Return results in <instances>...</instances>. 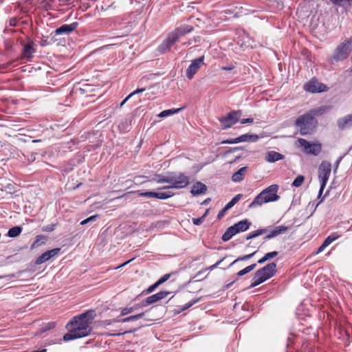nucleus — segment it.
<instances>
[{
	"label": "nucleus",
	"mask_w": 352,
	"mask_h": 352,
	"mask_svg": "<svg viewBox=\"0 0 352 352\" xmlns=\"http://www.w3.org/2000/svg\"><path fill=\"white\" fill-rule=\"evenodd\" d=\"M96 316L95 311L91 309L74 316L66 325L69 332L63 336V340L68 342L89 336L92 331L91 324Z\"/></svg>",
	"instance_id": "f257e3e1"
},
{
	"label": "nucleus",
	"mask_w": 352,
	"mask_h": 352,
	"mask_svg": "<svg viewBox=\"0 0 352 352\" xmlns=\"http://www.w3.org/2000/svg\"><path fill=\"white\" fill-rule=\"evenodd\" d=\"M157 184H168V186L179 189L186 187L189 184V177L182 173H169L166 175L157 176Z\"/></svg>",
	"instance_id": "f03ea898"
},
{
	"label": "nucleus",
	"mask_w": 352,
	"mask_h": 352,
	"mask_svg": "<svg viewBox=\"0 0 352 352\" xmlns=\"http://www.w3.org/2000/svg\"><path fill=\"white\" fill-rule=\"evenodd\" d=\"M295 125L299 128L300 135H312L316 131L318 120L311 113H306L296 120Z\"/></svg>",
	"instance_id": "7ed1b4c3"
},
{
	"label": "nucleus",
	"mask_w": 352,
	"mask_h": 352,
	"mask_svg": "<svg viewBox=\"0 0 352 352\" xmlns=\"http://www.w3.org/2000/svg\"><path fill=\"white\" fill-rule=\"evenodd\" d=\"M278 190V186L277 184H272L268 186L254 198L248 207L253 208L256 206H261L264 203L278 200L280 197L277 195Z\"/></svg>",
	"instance_id": "20e7f679"
},
{
	"label": "nucleus",
	"mask_w": 352,
	"mask_h": 352,
	"mask_svg": "<svg viewBox=\"0 0 352 352\" xmlns=\"http://www.w3.org/2000/svg\"><path fill=\"white\" fill-rule=\"evenodd\" d=\"M276 264L275 263L272 262L267 264L255 272L252 278V283L248 287H254L261 284L272 278L276 274Z\"/></svg>",
	"instance_id": "39448f33"
},
{
	"label": "nucleus",
	"mask_w": 352,
	"mask_h": 352,
	"mask_svg": "<svg viewBox=\"0 0 352 352\" xmlns=\"http://www.w3.org/2000/svg\"><path fill=\"white\" fill-rule=\"evenodd\" d=\"M78 25V23L77 22L62 25L50 34L51 41L54 43H57V44H62V43L65 41V36H68L74 32Z\"/></svg>",
	"instance_id": "423d86ee"
},
{
	"label": "nucleus",
	"mask_w": 352,
	"mask_h": 352,
	"mask_svg": "<svg viewBox=\"0 0 352 352\" xmlns=\"http://www.w3.org/2000/svg\"><path fill=\"white\" fill-rule=\"evenodd\" d=\"M289 228L285 226H279L274 227L273 229H270V227L259 229L250 233L246 236V240L255 238L261 234H267L264 237V240L267 241L277 236L279 234H282L288 230Z\"/></svg>",
	"instance_id": "0eeeda50"
},
{
	"label": "nucleus",
	"mask_w": 352,
	"mask_h": 352,
	"mask_svg": "<svg viewBox=\"0 0 352 352\" xmlns=\"http://www.w3.org/2000/svg\"><path fill=\"white\" fill-rule=\"evenodd\" d=\"M352 50V39L349 38L337 46L331 57V62H339L346 59Z\"/></svg>",
	"instance_id": "6e6552de"
},
{
	"label": "nucleus",
	"mask_w": 352,
	"mask_h": 352,
	"mask_svg": "<svg viewBox=\"0 0 352 352\" xmlns=\"http://www.w3.org/2000/svg\"><path fill=\"white\" fill-rule=\"evenodd\" d=\"M298 142L300 146L303 147V151L307 154H311L317 156L322 151V144L319 142H314L311 144L303 138H299Z\"/></svg>",
	"instance_id": "1a4fd4ad"
},
{
	"label": "nucleus",
	"mask_w": 352,
	"mask_h": 352,
	"mask_svg": "<svg viewBox=\"0 0 352 352\" xmlns=\"http://www.w3.org/2000/svg\"><path fill=\"white\" fill-rule=\"evenodd\" d=\"M331 172V164L327 161H322L318 168V179L322 188H325Z\"/></svg>",
	"instance_id": "9d476101"
},
{
	"label": "nucleus",
	"mask_w": 352,
	"mask_h": 352,
	"mask_svg": "<svg viewBox=\"0 0 352 352\" xmlns=\"http://www.w3.org/2000/svg\"><path fill=\"white\" fill-rule=\"evenodd\" d=\"M240 111H233L229 113L226 116L219 118L220 126L223 129L230 127L234 124L241 117Z\"/></svg>",
	"instance_id": "9b49d317"
},
{
	"label": "nucleus",
	"mask_w": 352,
	"mask_h": 352,
	"mask_svg": "<svg viewBox=\"0 0 352 352\" xmlns=\"http://www.w3.org/2000/svg\"><path fill=\"white\" fill-rule=\"evenodd\" d=\"M304 89L305 91L310 93H321L327 91L329 88L328 87L321 82H319L317 80L311 79L308 82H307Z\"/></svg>",
	"instance_id": "f8f14e48"
},
{
	"label": "nucleus",
	"mask_w": 352,
	"mask_h": 352,
	"mask_svg": "<svg viewBox=\"0 0 352 352\" xmlns=\"http://www.w3.org/2000/svg\"><path fill=\"white\" fill-rule=\"evenodd\" d=\"M204 56H201L193 60L191 64L186 69V76L188 79H192L194 75L197 72L201 66L204 64Z\"/></svg>",
	"instance_id": "ddd939ff"
},
{
	"label": "nucleus",
	"mask_w": 352,
	"mask_h": 352,
	"mask_svg": "<svg viewBox=\"0 0 352 352\" xmlns=\"http://www.w3.org/2000/svg\"><path fill=\"white\" fill-rule=\"evenodd\" d=\"M240 231H242V221H240L234 226L229 227L223 234L222 240L223 241H228Z\"/></svg>",
	"instance_id": "4468645a"
},
{
	"label": "nucleus",
	"mask_w": 352,
	"mask_h": 352,
	"mask_svg": "<svg viewBox=\"0 0 352 352\" xmlns=\"http://www.w3.org/2000/svg\"><path fill=\"white\" fill-rule=\"evenodd\" d=\"M337 126L340 131H344L352 127V114H347L340 118L337 120Z\"/></svg>",
	"instance_id": "2eb2a0df"
},
{
	"label": "nucleus",
	"mask_w": 352,
	"mask_h": 352,
	"mask_svg": "<svg viewBox=\"0 0 352 352\" xmlns=\"http://www.w3.org/2000/svg\"><path fill=\"white\" fill-rule=\"evenodd\" d=\"M170 294V292L161 291L155 294L151 295L147 297L145 301H144L145 306L157 302L159 300L167 297V296Z\"/></svg>",
	"instance_id": "dca6fc26"
},
{
	"label": "nucleus",
	"mask_w": 352,
	"mask_h": 352,
	"mask_svg": "<svg viewBox=\"0 0 352 352\" xmlns=\"http://www.w3.org/2000/svg\"><path fill=\"white\" fill-rule=\"evenodd\" d=\"M60 248H54L53 250L43 253L41 256H39L37 258L36 263L37 265H40L47 261L51 258L54 257L56 254H57L60 252Z\"/></svg>",
	"instance_id": "f3484780"
},
{
	"label": "nucleus",
	"mask_w": 352,
	"mask_h": 352,
	"mask_svg": "<svg viewBox=\"0 0 352 352\" xmlns=\"http://www.w3.org/2000/svg\"><path fill=\"white\" fill-rule=\"evenodd\" d=\"M241 197L242 195L238 194L234 198H232V199L230 201H229L226 205V206L219 212L217 214V219H221L222 217H223L226 212L231 208H232L241 199Z\"/></svg>",
	"instance_id": "a211bd4d"
},
{
	"label": "nucleus",
	"mask_w": 352,
	"mask_h": 352,
	"mask_svg": "<svg viewBox=\"0 0 352 352\" xmlns=\"http://www.w3.org/2000/svg\"><path fill=\"white\" fill-rule=\"evenodd\" d=\"M286 351L299 352V347L296 342V335L294 333H289L287 338Z\"/></svg>",
	"instance_id": "6ab92c4d"
},
{
	"label": "nucleus",
	"mask_w": 352,
	"mask_h": 352,
	"mask_svg": "<svg viewBox=\"0 0 352 352\" xmlns=\"http://www.w3.org/2000/svg\"><path fill=\"white\" fill-rule=\"evenodd\" d=\"M285 158V155L281 153H279L276 151H268L265 155V160L268 162H275L278 160H283Z\"/></svg>",
	"instance_id": "aec40b11"
},
{
	"label": "nucleus",
	"mask_w": 352,
	"mask_h": 352,
	"mask_svg": "<svg viewBox=\"0 0 352 352\" xmlns=\"http://www.w3.org/2000/svg\"><path fill=\"white\" fill-rule=\"evenodd\" d=\"M207 187L205 184L201 182H196L192 187L191 193L193 195H199L206 192Z\"/></svg>",
	"instance_id": "412c9836"
},
{
	"label": "nucleus",
	"mask_w": 352,
	"mask_h": 352,
	"mask_svg": "<svg viewBox=\"0 0 352 352\" xmlns=\"http://www.w3.org/2000/svg\"><path fill=\"white\" fill-rule=\"evenodd\" d=\"M144 307H145V304L144 302H142L141 303L135 304L133 306L130 307L122 308L121 310V312H120V315L122 316H126V315L131 314V313L134 312L135 311L138 310L139 309L142 308Z\"/></svg>",
	"instance_id": "4be33fe9"
},
{
	"label": "nucleus",
	"mask_w": 352,
	"mask_h": 352,
	"mask_svg": "<svg viewBox=\"0 0 352 352\" xmlns=\"http://www.w3.org/2000/svg\"><path fill=\"white\" fill-rule=\"evenodd\" d=\"M181 37V35L178 33V32L175 30L173 32L170 34L166 41L170 45H173L175 42H177L179 38Z\"/></svg>",
	"instance_id": "5701e85b"
},
{
	"label": "nucleus",
	"mask_w": 352,
	"mask_h": 352,
	"mask_svg": "<svg viewBox=\"0 0 352 352\" xmlns=\"http://www.w3.org/2000/svg\"><path fill=\"white\" fill-rule=\"evenodd\" d=\"M34 52L35 50L33 48L31 43L24 45L23 50V54L24 57L30 58Z\"/></svg>",
	"instance_id": "b1692460"
},
{
	"label": "nucleus",
	"mask_w": 352,
	"mask_h": 352,
	"mask_svg": "<svg viewBox=\"0 0 352 352\" xmlns=\"http://www.w3.org/2000/svg\"><path fill=\"white\" fill-rule=\"evenodd\" d=\"M22 232V228L20 226H14L10 228L8 232V236L11 238L18 236Z\"/></svg>",
	"instance_id": "393cba45"
},
{
	"label": "nucleus",
	"mask_w": 352,
	"mask_h": 352,
	"mask_svg": "<svg viewBox=\"0 0 352 352\" xmlns=\"http://www.w3.org/2000/svg\"><path fill=\"white\" fill-rule=\"evenodd\" d=\"M333 5L340 7L352 6V0H329Z\"/></svg>",
	"instance_id": "a878e982"
},
{
	"label": "nucleus",
	"mask_w": 352,
	"mask_h": 352,
	"mask_svg": "<svg viewBox=\"0 0 352 352\" xmlns=\"http://www.w3.org/2000/svg\"><path fill=\"white\" fill-rule=\"evenodd\" d=\"M192 30H193V28L188 25H183L176 29V30L181 35V36H182L183 35H184L186 33H189V32H192Z\"/></svg>",
	"instance_id": "bb28decb"
},
{
	"label": "nucleus",
	"mask_w": 352,
	"mask_h": 352,
	"mask_svg": "<svg viewBox=\"0 0 352 352\" xmlns=\"http://www.w3.org/2000/svg\"><path fill=\"white\" fill-rule=\"evenodd\" d=\"M181 109L182 108L164 110L160 113L157 116L160 118H165L178 113Z\"/></svg>",
	"instance_id": "cd10ccee"
},
{
	"label": "nucleus",
	"mask_w": 352,
	"mask_h": 352,
	"mask_svg": "<svg viewBox=\"0 0 352 352\" xmlns=\"http://www.w3.org/2000/svg\"><path fill=\"white\" fill-rule=\"evenodd\" d=\"M145 91V89L144 88H141V89H136L135 91H133L132 93H131L120 104V107H122L126 102V101L131 98V97L138 94H140V93H142L143 91Z\"/></svg>",
	"instance_id": "c85d7f7f"
},
{
	"label": "nucleus",
	"mask_w": 352,
	"mask_h": 352,
	"mask_svg": "<svg viewBox=\"0 0 352 352\" xmlns=\"http://www.w3.org/2000/svg\"><path fill=\"white\" fill-rule=\"evenodd\" d=\"M340 237V235L337 233H333L331 235L328 236L323 243L327 245H329L332 242L336 241L337 239Z\"/></svg>",
	"instance_id": "c756f323"
},
{
	"label": "nucleus",
	"mask_w": 352,
	"mask_h": 352,
	"mask_svg": "<svg viewBox=\"0 0 352 352\" xmlns=\"http://www.w3.org/2000/svg\"><path fill=\"white\" fill-rule=\"evenodd\" d=\"M174 194L170 191H166L164 192H157L155 195V198L159 199H166L169 197H171Z\"/></svg>",
	"instance_id": "7c9ffc66"
},
{
	"label": "nucleus",
	"mask_w": 352,
	"mask_h": 352,
	"mask_svg": "<svg viewBox=\"0 0 352 352\" xmlns=\"http://www.w3.org/2000/svg\"><path fill=\"white\" fill-rule=\"evenodd\" d=\"M55 322H49L43 324V326L40 329V333H44L48 330L52 329L56 327Z\"/></svg>",
	"instance_id": "2f4dec72"
},
{
	"label": "nucleus",
	"mask_w": 352,
	"mask_h": 352,
	"mask_svg": "<svg viewBox=\"0 0 352 352\" xmlns=\"http://www.w3.org/2000/svg\"><path fill=\"white\" fill-rule=\"evenodd\" d=\"M258 139V136L256 134H243V142H254L257 141Z\"/></svg>",
	"instance_id": "473e14b6"
},
{
	"label": "nucleus",
	"mask_w": 352,
	"mask_h": 352,
	"mask_svg": "<svg viewBox=\"0 0 352 352\" xmlns=\"http://www.w3.org/2000/svg\"><path fill=\"white\" fill-rule=\"evenodd\" d=\"M305 181V177L303 175H298L296 177L292 183V186L294 187H299L302 185Z\"/></svg>",
	"instance_id": "72a5a7b5"
},
{
	"label": "nucleus",
	"mask_w": 352,
	"mask_h": 352,
	"mask_svg": "<svg viewBox=\"0 0 352 352\" xmlns=\"http://www.w3.org/2000/svg\"><path fill=\"white\" fill-rule=\"evenodd\" d=\"M170 45L166 40L158 47V51L161 53H164L166 50L170 48Z\"/></svg>",
	"instance_id": "f704fd0d"
},
{
	"label": "nucleus",
	"mask_w": 352,
	"mask_h": 352,
	"mask_svg": "<svg viewBox=\"0 0 352 352\" xmlns=\"http://www.w3.org/2000/svg\"><path fill=\"white\" fill-rule=\"evenodd\" d=\"M232 180L234 182H239L242 179V168H239L237 172H236L232 175Z\"/></svg>",
	"instance_id": "c9c22d12"
},
{
	"label": "nucleus",
	"mask_w": 352,
	"mask_h": 352,
	"mask_svg": "<svg viewBox=\"0 0 352 352\" xmlns=\"http://www.w3.org/2000/svg\"><path fill=\"white\" fill-rule=\"evenodd\" d=\"M98 217V215H93V216H91L88 218H87L86 219L80 222V224L81 225H85V224H87L89 222H92V221H94L96 220V219Z\"/></svg>",
	"instance_id": "e433bc0d"
},
{
	"label": "nucleus",
	"mask_w": 352,
	"mask_h": 352,
	"mask_svg": "<svg viewBox=\"0 0 352 352\" xmlns=\"http://www.w3.org/2000/svg\"><path fill=\"white\" fill-rule=\"evenodd\" d=\"M323 113H324V109L319 108L318 109H312L307 113H311V115H313L314 117L315 118V116H320V115L323 114Z\"/></svg>",
	"instance_id": "4c0bfd02"
},
{
	"label": "nucleus",
	"mask_w": 352,
	"mask_h": 352,
	"mask_svg": "<svg viewBox=\"0 0 352 352\" xmlns=\"http://www.w3.org/2000/svg\"><path fill=\"white\" fill-rule=\"evenodd\" d=\"M199 301V298H196V299H193L190 302L186 303L184 307H183V310H186L188 308H190L191 306H192L193 305H195V303L198 302Z\"/></svg>",
	"instance_id": "58836bf2"
},
{
	"label": "nucleus",
	"mask_w": 352,
	"mask_h": 352,
	"mask_svg": "<svg viewBox=\"0 0 352 352\" xmlns=\"http://www.w3.org/2000/svg\"><path fill=\"white\" fill-rule=\"evenodd\" d=\"M155 195H156V192H152V191L144 192H142L140 194V195L142 197H150V198H155Z\"/></svg>",
	"instance_id": "ea45409f"
},
{
	"label": "nucleus",
	"mask_w": 352,
	"mask_h": 352,
	"mask_svg": "<svg viewBox=\"0 0 352 352\" xmlns=\"http://www.w3.org/2000/svg\"><path fill=\"white\" fill-rule=\"evenodd\" d=\"M278 252L276 251H274V252H268L267 254H265V258H267V260H270V259H272L274 257L278 255Z\"/></svg>",
	"instance_id": "a19ab883"
},
{
	"label": "nucleus",
	"mask_w": 352,
	"mask_h": 352,
	"mask_svg": "<svg viewBox=\"0 0 352 352\" xmlns=\"http://www.w3.org/2000/svg\"><path fill=\"white\" fill-rule=\"evenodd\" d=\"M170 275H171L170 274H166L164 275L162 278H160L157 282L160 285H162V283L166 282L167 280H168V278L170 277Z\"/></svg>",
	"instance_id": "79ce46f5"
},
{
	"label": "nucleus",
	"mask_w": 352,
	"mask_h": 352,
	"mask_svg": "<svg viewBox=\"0 0 352 352\" xmlns=\"http://www.w3.org/2000/svg\"><path fill=\"white\" fill-rule=\"evenodd\" d=\"M256 266V264L253 263V264L243 268V275L251 272L252 270H254Z\"/></svg>",
	"instance_id": "37998d69"
},
{
	"label": "nucleus",
	"mask_w": 352,
	"mask_h": 352,
	"mask_svg": "<svg viewBox=\"0 0 352 352\" xmlns=\"http://www.w3.org/2000/svg\"><path fill=\"white\" fill-rule=\"evenodd\" d=\"M204 219H205V215H203L200 218H197V219L194 218V219H192V222H193V223L195 225L199 226V225L202 223V222L204 221Z\"/></svg>",
	"instance_id": "c03bdc74"
},
{
	"label": "nucleus",
	"mask_w": 352,
	"mask_h": 352,
	"mask_svg": "<svg viewBox=\"0 0 352 352\" xmlns=\"http://www.w3.org/2000/svg\"><path fill=\"white\" fill-rule=\"evenodd\" d=\"M55 229V225L54 224H50L46 226H44L42 230L45 232H52Z\"/></svg>",
	"instance_id": "a18cd8bd"
},
{
	"label": "nucleus",
	"mask_w": 352,
	"mask_h": 352,
	"mask_svg": "<svg viewBox=\"0 0 352 352\" xmlns=\"http://www.w3.org/2000/svg\"><path fill=\"white\" fill-rule=\"evenodd\" d=\"M115 322H119V320L111 319V320H105L102 321V324L104 326L111 325V324H112L113 323H115Z\"/></svg>",
	"instance_id": "49530a36"
},
{
	"label": "nucleus",
	"mask_w": 352,
	"mask_h": 352,
	"mask_svg": "<svg viewBox=\"0 0 352 352\" xmlns=\"http://www.w3.org/2000/svg\"><path fill=\"white\" fill-rule=\"evenodd\" d=\"M160 285L157 282H155L153 285L148 287V288L146 290L147 293L153 292Z\"/></svg>",
	"instance_id": "de8ad7c7"
},
{
	"label": "nucleus",
	"mask_w": 352,
	"mask_h": 352,
	"mask_svg": "<svg viewBox=\"0 0 352 352\" xmlns=\"http://www.w3.org/2000/svg\"><path fill=\"white\" fill-rule=\"evenodd\" d=\"M111 45H104L93 52L94 54L102 53L105 50L109 49Z\"/></svg>",
	"instance_id": "09e8293b"
},
{
	"label": "nucleus",
	"mask_w": 352,
	"mask_h": 352,
	"mask_svg": "<svg viewBox=\"0 0 352 352\" xmlns=\"http://www.w3.org/2000/svg\"><path fill=\"white\" fill-rule=\"evenodd\" d=\"M251 223L247 219H243V232L246 231L250 226Z\"/></svg>",
	"instance_id": "8fccbe9b"
},
{
	"label": "nucleus",
	"mask_w": 352,
	"mask_h": 352,
	"mask_svg": "<svg viewBox=\"0 0 352 352\" xmlns=\"http://www.w3.org/2000/svg\"><path fill=\"white\" fill-rule=\"evenodd\" d=\"M256 250H254L252 253H249L248 254L243 255V261L250 258L252 256H254L256 254Z\"/></svg>",
	"instance_id": "3c124183"
},
{
	"label": "nucleus",
	"mask_w": 352,
	"mask_h": 352,
	"mask_svg": "<svg viewBox=\"0 0 352 352\" xmlns=\"http://www.w3.org/2000/svg\"><path fill=\"white\" fill-rule=\"evenodd\" d=\"M327 247V246L324 243H322V245L318 248L316 254L322 252Z\"/></svg>",
	"instance_id": "603ef678"
},
{
	"label": "nucleus",
	"mask_w": 352,
	"mask_h": 352,
	"mask_svg": "<svg viewBox=\"0 0 352 352\" xmlns=\"http://www.w3.org/2000/svg\"><path fill=\"white\" fill-rule=\"evenodd\" d=\"M329 194V190H327L326 192V193L324 194V195L323 196V197L321 198L320 201L316 204V208L318 206V205L322 203L323 201V200L324 199V198L328 195Z\"/></svg>",
	"instance_id": "864d4df0"
},
{
	"label": "nucleus",
	"mask_w": 352,
	"mask_h": 352,
	"mask_svg": "<svg viewBox=\"0 0 352 352\" xmlns=\"http://www.w3.org/2000/svg\"><path fill=\"white\" fill-rule=\"evenodd\" d=\"M324 188H322V184H320V190H319V192H318V199H320V197L322 195V192L324 191Z\"/></svg>",
	"instance_id": "5fc2aeb1"
},
{
	"label": "nucleus",
	"mask_w": 352,
	"mask_h": 352,
	"mask_svg": "<svg viewBox=\"0 0 352 352\" xmlns=\"http://www.w3.org/2000/svg\"><path fill=\"white\" fill-rule=\"evenodd\" d=\"M253 122L252 118H243V124L251 123Z\"/></svg>",
	"instance_id": "6e6d98bb"
},
{
	"label": "nucleus",
	"mask_w": 352,
	"mask_h": 352,
	"mask_svg": "<svg viewBox=\"0 0 352 352\" xmlns=\"http://www.w3.org/2000/svg\"><path fill=\"white\" fill-rule=\"evenodd\" d=\"M267 261V258H265V256H264L263 257H262L261 259H259L258 261V263L262 264V263H264L265 262H266Z\"/></svg>",
	"instance_id": "4d7b16f0"
},
{
	"label": "nucleus",
	"mask_w": 352,
	"mask_h": 352,
	"mask_svg": "<svg viewBox=\"0 0 352 352\" xmlns=\"http://www.w3.org/2000/svg\"><path fill=\"white\" fill-rule=\"evenodd\" d=\"M267 261V258H265V256H264L263 257H262L261 259H259L258 261V263L262 264V263H264L265 262H266Z\"/></svg>",
	"instance_id": "13d9d810"
},
{
	"label": "nucleus",
	"mask_w": 352,
	"mask_h": 352,
	"mask_svg": "<svg viewBox=\"0 0 352 352\" xmlns=\"http://www.w3.org/2000/svg\"><path fill=\"white\" fill-rule=\"evenodd\" d=\"M43 239V236H41V235H38V236H36V241H34V243L33 245L34 246V245H36V243H38V239Z\"/></svg>",
	"instance_id": "bf43d9fd"
},
{
	"label": "nucleus",
	"mask_w": 352,
	"mask_h": 352,
	"mask_svg": "<svg viewBox=\"0 0 352 352\" xmlns=\"http://www.w3.org/2000/svg\"><path fill=\"white\" fill-rule=\"evenodd\" d=\"M144 315H145L144 312H142L138 314H136L137 320L143 318L144 316Z\"/></svg>",
	"instance_id": "052dcab7"
},
{
	"label": "nucleus",
	"mask_w": 352,
	"mask_h": 352,
	"mask_svg": "<svg viewBox=\"0 0 352 352\" xmlns=\"http://www.w3.org/2000/svg\"><path fill=\"white\" fill-rule=\"evenodd\" d=\"M119 322H131V321H130L129 316V317L124 318H123L122 320H119Z\"/></svg>",
	"instance_id": "680f3d73"
},
{
	"label": "nucleus",
	"mask_w": 352,
	"mask_h": 352,
	"mask_svg": "<svg viewBox=\"0 0 352 352\" xmlns=\"http://www.w3.org/2000/svg\"><path fill=\"white\" fill-rule=\"evenodd\" d=\"M169 188H171L170 187L168 186V184H167V185L166 186H163L160 188H159L158 189L159 190H165V189H169Z\"/></svg>",
	"instance_id": "e2e57ef3"
},
{
	"label": "nucleus",
	"mask_w": 352,
	"mask_h": 352,
	"mask_svg": "<svg viewBox=\"0 0 352 352\" xmlns=\"http://www.w3.org/2000/svg\"><path fill=\"white\" fill-rule=\"evenodd\" d=\"M222 261H223V260H221V261H219L217 262L215 264H214L213 265H212V266L210 267V268H211V269H213V268L216 267H217V266H218V265H219V263H220L221 262H222Z\"/></svg>",
	"instance_id": "0e129e2a"
},
{
	"label": "nucleus",
	"mask_w": 352,
	"mask_h": 352,
	"mask_svg": "<svg viewBox=\"0 0 352 352\" xmlns=\"http://www.w3.org/2000/svg\"><path fill=\"white\" fill-rule=\"evenodd\" d=\"M342 160V157H340L336 162V164H335V166H336V169L338 168L340 161Z\"/></svg>",
	"instance_id": "69168bd1"
},
{
	"label": "nucleus",
	"mask_w": 352,
	"mask_h": 352,
	"mask_svg": "<svg viewBox=\"0 0 352 352\" xmlns=\"http://www.w3.org/2000/svg\"><path fill=\"white\" fill-rule=\"evenodd\" d=\"M130 321H133L137 320L136 315L129 316Z\"/></svg>",
	"instance_id": "338daca9"
},
{
	"label": "nucleus",
	"mask_w": 352,
	"mask_h": 352,
	"mask_svg": "<svg viewBox=\"0 0 352 352\" xmlns=\"http://www.w3.org/2000/svg\"><path fill=\"white\" fill-rule=\"evenodd\" d=\"M242 260V257H239L237 259H236L235 261H234L231 264H230V266L234 265L236 262H238L239 261H241Z\"/></svg>",
	"instance_id": "774afa93"
}]
</instances>
